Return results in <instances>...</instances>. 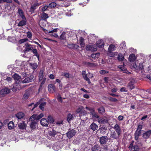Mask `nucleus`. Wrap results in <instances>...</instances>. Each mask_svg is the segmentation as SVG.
<instances>
[{
    "instance_id": "obj_63",
    "label": "nucleus",
    "mask_w": 151,
    "mask_h": 151,
    "mask_svg": "<svg viewBox=\"0 0 151 151\" xmlns=\"http://www.w3.org/2000/svg\"><path fill=\"white\" fill-rule=\"evenodd\" d=\"M57 28L54 29L53 30L49 32L48 33L49 34H50V33H53V32H55L57 31Z\"/></svg>"
},
{
    "instance_id": "obj_32",
    "label": "nucleus",
    "mask_w": 151,
    "mask_h": 151,
    "mask_svg": "<svg viewBox=\"0 0 151 151\" xmlns=\"http://www.w3.org/2000/svg\"><path fill=\"white\" fill-rule=\"evenodd\" d=\"M8 128L10 129H11L13 128L14 127V124L13 122L12 121H10L8 124Z\"/></svg>"
},
{
    "instance_id": "obj_9",
    "label": "nucleus",
    "mask_w": 151,
    "mask_h": 151,
    "mask_svg": "<svg viewBox=\"0 0 151 151\" xmlns=\"http://www.w3.org/2000/svg\"><path fill=\"white\" fill-rule=\"evenodd\" d=\"M48 88L49 91L50 93H52L55 91L56 88L53 84H49Z\"/></svg>"
},
{
    "instance_id": "obj_44",
    "label": "nucleus",
    "mask_w": 151,
    "mask_h": 151,
    "mask_svg": "<svg viewBox=\"0 0 151 151\" xmlns=\"http://www.w3.org/2000/svg\"><path fill=\"white\" fill-rule=\"evenodd\" d=\"M48 122H49L50 123H52L54 122V120L52 118V117L51 116H49L48 117Z\"/></svg>"
},
{
    "instance_id": "obj_53",
    "label": "nucleus",
    "mask_w": 151,
    "mask_h": 151,
    "mask_svg": "<svg viewBox=\"0 0 151 151\" xmlns=\"http://www.w3.org/2000/svg\"><path fill=\"white\" fill-rule=\"evenodd\" d=\"M28 40V39L27 38H25L19 40V42L20 44H22L27 41Z\"/></svg>"
},
{
    "instance_id": "obj_8",
    "label": "nucleus",
    "mask_w": 151,
    "mask_h": 151,
    "mask_svg": "<svg viewBox=\"0 0 151 151\" xmlns=\"http://www.w3.org/2000/svg\"><path fill=\"white\" fill-rule=\"evenodd\" d=\"M98 122L100 124H105L108 122V119L106 117L100 118L98 120Z\"/></svg>"
},
{
    "instance_id": "obj_58",
    "label": "nucleus",
    "mask_w": 151,
    "mask_h": 151,
    "mask_svg": "<svg viewBox=\"0 0 151 151\" xmlns=\"http://www.w3.org/2000/svg\"><path fill=\"white\" fill-rule=\"evenodd\" d=\"M27 37L29 38H31L32 37V33L31 32L28 31L27 33Z\"/></svg>"
},
{
    "instance_id": "obj_6",
    "label": "nucleus",
    "mask_w": 151,
    "mask_h": 151,
    "mask_svg": "<svg viewBox=\"0 0 151 151\" xmlns=\"http://www.w3.org/2000/svg\"><path fill=\"white\" fill-rule=\"evenodd\" d=\"M25 48L24 50V52H27L33 49V47L31 45L27 43L25 44Z\"/></svg>"
},
{
    "instance_id": "obj_51",
    "label": "nucleus",
    "mask_w": 151,
    "mask_h": 151,
    "mask_svg": "<svg viewBox=\"0 0 151 151\" xmlns=\"http://www.w3.org/2000/svg\"><path fill=\"white\" fill-rule=\"evenodd\" d=\"M83 109V107L82 106H79L76 110V112L78 113H80L82 112Z\"/></svg>"
},
{
    "instance_id": "obj_49",
    "label": "nucleus",
    "mask_w": 151,
    "mask_h": 151,
    "mask_svg": "<svg viewBox=\"0 0 151 151\" xmlns=\"http://www.w3.org/2000/svg\"><path fill=\"white\" fill-rule=\"evenodd\" d=\"M65 38V32H63L60 37V39L61 40H64Z\"/></svg>"
},
{
    "instance_id": "obj_45",
    "label": "nucleus",
    "mask_w": 151,
    "mask_h": 151,
    "mask_svg": "<svg viewBox=\"0 0 151 151\" xmlns=\"http://www.w3.org/2000/svg\"><path fill=\"white\" fill-rule=\"evenodd\" d=\"M98 110L99 113L101 114H102L103 113H104L105 111L103 107H101L99 108Z\"/></svg>"
},
{
    "instance_id": "obj_3",
    "label": "nucleus",
    "mask_w": 151,
    "mask_h": 151,
    "mask_svg": "<svg viewBox=\"0 0 151 151\" xmlns=\"http://www.w3.org/2000/svg\"><path fill=\"white\" fill-rule=\"evenodd\" d=\"M76 134V131L74 129H69L68 132L66 133V135L68 138L70 139L73 137Z\"/></svg>"
},
{
    "instance_id": "obj_62",
    "label": "nucleus",
    "mask_w": 151,
    "mask_h": 151,
    "mask_svg": "<svg viewBox=\"0 0 151 151\" xmlns=\"http://www.w3.org/2000/svg\"><path fill=\"white\" fill-rule=\"evenodd\" d=\"M4 2H5L9 3H11L12 2V0H2Z\"/></svg>"
},
{
    "instance_id": "obj_40",
    "label": "nucleus",
    "mask_w": 151,
    "mask_h": 151,
    "mask_svg": "<svg viewBox=\"0 0 151 151\" xmlns=\"http://www.w3.org/2000/svg\"><path fill=\"white\" fill-rule=\"evenodd\" d=\"M56 6V4L55 2H52L49 5L48 7L50 8H52L55 7Z\"/></svg>"
},
{
    "instance_id": "obj_25",
    "label": "nucleus",
    "mask_w": 151,
    "mask_h": 151,
    "mask_svg": "<svg viewBox=\"0 0 151 151\" xmlns=\"http://www.w3.org/2000/svg\"><path fill=\"white\" fill-rule=\"evenodd\" d=\"M141 132L138 130H136L134 133V138L136 140H137L139 136L141 135Z\"/></svg>"
},
{
    "instance_id": "obj_47",
    "label": "nucleus",
    "mask_w": 151,
    "mask_h": 151,
    "mask_svg": "<svg viewBox=\"0 0 151 151\" xmlns=\"http://www.w3.org/2000/svg\"><path fill=\"white\" fill-rule=\"evenodd\" d=\"M36 114L33 115L29 119V120L32 122L34 120H36Z\"/></svg>"
},
{
    "instance_id": "obj_5",
    "label": "nucleus",
    "mask_w": 151,
    "mask_h": 151,
    "mask_svg": "<svg viewBox=\"0 0 151 151\" xmlns=\"http://www.w3.org/2000/svg\"><path fill=\"white\" fill-rule=\"evenodd\" d=\"M134 68L137 72L143 69L144 66L142 63H140L138 65H136V63L133 65Z\"/></svg>"
},
{
    "instance_id": "obj_2",
    "label": "nucleus",
    "mask_w": 151,
    "mask_h": 151,
    "mask_svg": "<svg viewBox=\"0 0 151 151\" xmlns=\"http://www.w3.org/2000/svg\"><path fill=\"white\" fill-rule=\"evenodd\" d=\"M120 134L116 132L115 131L111 132L110 134V138L112 140H118L119 139V136Z\"/></svg>"
},
{
    "instance_id": "obj_46",
    "label": "nucleus",
    "mask_w": 151,
    "mask_h": 151,
    "mask_svg": "<svg viewBox=\"0 0 151 151\" xmlns=\"http://www.w3.org/2000/svg\"><path fill=\"white\" fill-rule=\"evenodd\" d=\"M61 75L63 76L66 78H68L69 77L70 75L69 73L66 72H63L61 73Z\"/></svg>"
},
{
    "instance_id": "obj_7",
    "label": "nucleus",
    "mask_w": 151,
    "mask_h": 151,
    "mask_svg": "<svg viewBox=\"0 0 151 151\" xmlns=\"http://www.w3.org/2000/svg\"><path fill=\"white\" fill-rule=\"evenodd\" d=\"M107 136H102L99 138V142L101 145L105 144L108 141Z\"/></svg>"
},
{
    "instance_id": "obj_24",
    "label": "nucleus",
    "mask_w": 151,
    "mask_h": 151,
    "mask_svg": "<svg viewBox=\"0 0 151 151\" xmlns=\"http://www.w3.org/2000/svg\"><path fill=\"white\" fill-rule=\"evenodd\" d=\"M24 116V114L22 112H19L16 115V117L18 119H20L22 118Z\"/></svg>"
},
{
    "instance_id": "obj_36",
    "label": "nucleus",
    "mask_w": 151,
    "mask_h": 151,
    "mask_svg": "<svg viewBox=\"0 0 151 151\" xmlns=\"http://www.w3.org/2000/svg\"><path fill=\"white\" fill-rule=\"evenodd\" d=\"M13 77L14 80H18L21 78V77L17 73H15L13 75Z\"/></svg>"
},
{
    "instance_id": "obj_42",
    "label": "nucleus",
    "mask_w": 151,
    "mask_h": 151,
    "mask_svg": "<svg viewBox=\"0 0 151 151\" xmlns=\"http://www.w3.org/2000/svg\"><path fill=\"white\" fill-rule=\"evenodd\" d=\"M32 52L33 53L35 54V55L36 56L37 58L39 59V55L37 53V51L36 49H33L32 50Z\"/></svg>"
},
{
    "instance_id": "obj_34",
    "label": "nucleus",
    "mask_w": 151,
    "mask_h": 151,
    "mask_svg": "<svg viewBox=\"0 0 151 151\" xmlns=\"http://www.w3.org/2000/svg\"><path fill=\"white\" fill-rule=\"evenodd\" d=\"M139 148L137 145H134L131 148V151H138L139 150Z\"/></svg>"
},
{
    "instance_id": "obj_61",
    "label": "nucleus",
    "mask_w": 151,
    "mask_h": 151,
    "mask_svg": "<svg viewBox=\"0 0 151 151\" xmlns=\"http://www.w3.org/2000/svg\"><path fill=\"white\" fill-rule=\"evenodd\" d=\"M142 125H139L138 126L137 128V130L138 131H139L141 132V129L142 128Z\"/></svg>"
},
{
    "instance_id": "obj_21",
    "label": "nucleus",
    "mask_w": 151,
    "mask_h": 151,
    "mask_svg": "<svg viewBox=\"0 0 151 151\" xmlns=\"http://www.w3.org/2000/svg\"><path fill=\"white\" fill-rule=\"evenodd\" d=\"M136 59V57L134 54H130L129 57V60L130 62H133Z\"/></svg>"
},
{
    "instance_id": "obj_1",
    "label": "nucleus",
    "mask_w": 151,
    "mask_h": 151,
    "mask_svg": "<svg viewBox=\"0 0 151 151\" xmlns=\"http://www.w3.org/2000/svg\"><path fill=\"white\" fill-rule=\"evenodd\" d=\"M60 134V133L59 132L56 131L53 128L48 132L47 137L50 139L54 140L56 138L57 136Z\"/></svg>"
},
{
    "instance_id": "obj_13",
    "label": "nucleus",
    "mask_w": 151,
    "mask_h": 151,
    "mask_svg": "<svg viewBox=\"0 0 151 151\" xmlns=\"http://www.w3.org/2000/svg\"><path fill=\"white\" fill-rule=\"evenodd\" d=\"M26 124L24 121H23L22 123H19L18 124V127L21 129H24L26 128Z\"/></svg>"
},
{
    "instance_id": "obj_16",
    "label": "nucleus",
    "mask_w": 151,
    "mask_h": 151,
    "mask_svg": "<svg viewBox=\"0 0 151 151\" xmlns=\"http://www.w3.org/2000/svg\"><path fill=\"white\" fill-rule=\"evenodd\" d=\"M96 45L97 47L99 48L103 47L104 45V42L102 40H98L96 43Z\"/></svg>"
},
{
    "instance_id": "obj_41",
    "label": "nucleus",
    "mask_w": 151,
    "mask_h": 151,
    "mask_svg": "<svg viewBox=\"0 0 151 151\" xmlns=\"http://www.w3.org/2000/svg\"><path fill=\"white\" fill-rule=\"evenodd\" d=\"M124 57L123 55L121 54H119L118 57V59L120 61H122L123 60Z\"/></svg>"
},
{
    "instance_id": "obj_37",
    "label": "nucleus",
    "mask_w": 151,
    "mask_h": 151,
    "mask_svg": "<svg viewBox=\"0 0 151 151\" xmlns=\"http://www.w3.org/2000/svg\"><path fill=\"white\" fill-rule=\"evenodd\" d=\"M99 149V146L98 145H96L93 146L91 148L92 151H98Z\"/></svg>"
},
{
    "instance_id": "obj_48",
    "label": "nucleus",
    "mask_w": 151,
    "mask_h": 151,
    "mask_svg": "<svg viewBox=\"0 0 151 151\" xmlns=\"http://www.w3.org/2000/svg\"><path fill=\"white\" fill-rule=\"evenodd\" d=\"M36 120H38L42 118L43 116V114L41 113L40 114L38 115H37V114H36Z\"/></svg>"
},
{
    "instance_id": "obj_39",
    "label": "nucleus",
    "mask_w": 151,
    "mask_h": 151,
    "mask_svg": "<svg viewBox=\"0 0 151 151\" xmlns=\"http://www.w3.org/2000/svg\"><path fill=\"white\" fill-rule=\"evenodd\" d=\"M30 65L31 68L34 70L37 67V65L36 63H30Z\"/></svg>"
},
{
    "instance_id": "obj_28",
    "label": "nucleus",
    "mask_w": 151,
    "mask_h": 151,
    "mask_svg": "<svg viewBox=\"0 0 151 151\" xmlns=\"http://www.w3.org/2000/svg\"><path fill=\"white\" fill-rule=\"evenodd\" d=\"M18 12L19 13L20 16L22 18H24L25 17L24 15L23 14V12L22 9L19 8L18 9Z\"/></svg>"
},
{
    "instance_id": "obj_29",
    "label": "nucleus",
    "mask_w": 151,
    "mask_h": 151,
    "mask_svg": "<svg viewBox=\"0 0 151 151\" xmlns=\"http://www.w3.org/2000/svg\"><path fill=\"white\" fill-rule=\"evenodd\" d=\"M100 53L99 52L95 54H93L91 55V57L94 59H98Z\"/></svg>"
},
{
    "instance_id": "obj_55",
    "label": "nucleus",
    "mask_w": 151,
    "mask_h": 151,
    "mask_svg": "<svg viewBox=\"0 0 151 151\" xmlns=\"http://www.w3.org/2000/svg\"><path fill=\"white\" fill-rule=\"evenodd\" d=\"M108 99L110 101L112 102H116L118 101V100L116 99L111 97H109Z\"/></svg>"
},
{
    "instance_id": "obj_10",
    "label": "nucleus",
    "mask_w": 151,
    "mask_h": 151,
    "mask_svg": "<svg viewBox=\"0 0 151 151\" xmlns=\"http://www.w3.org/2000/svg\"><path fill=\"white\" fill-rule=\"evenodd\" d=\"M10 89H9L7 88H5L2 89L0 91V95H2L9 93H10Z\"/></svg>"
},
{
    "instance_id": "obj_60",
    "label": "nucleus",
    "mask_w": 151,
    "mask_h": 151,
    "mask_svg": "<svg viewBox=\"0 0 151 151\" xmlns=\"http://www.w3.org/2000/svg\"><path fill=\"white\" fill-rule=\"evenodd\" d=\"M85 63L86 65H88V66H92L94 65V63H90L89 62H86Z\"/></svg>"
},
{
    "instance_id": "obj_23",
    "label": "nucleus",
    "mask_w": 151,
    "mask_h": 151,
    "mask_svg": "<svg viewBox=\"0 0 151 151\" xmlns=\"http://www.w3.org/2000/svg\"><path fill=\"white\" fill-rule=\"evenodd\" d=\"M134 80H132L128 83V87L131 90H132L134 88Z\"/></svg>"
},
{
    "instance_id": "obj_15",
    "label": "nucleus",
    "mask_w": 151,
    "mask_h": 151,
    "mask_svg": "<svg viewBox=\"0 0 151 151\" xmlns=\"http://www.w3.org/2000/svg\"><path fill=\"white\" fill-rule=\"evenodd\" d=\"M30 127L32 130H34L37 127V122L35 121H32L29 124Z\"/></svg>"
},
{
    "instance_id": "obj_27",
    "label": "nucleus",
    "mask_w": 151,
    "mask_h": 151,
    "mask_svg": "<svg viewBox=\"0 0 151 151\" xmlns=\"http://www.w3.org/2000/svg\"><path fill=\"white\" fill-rule=\"evenodd\" d=\"M116 47L115 45L111 44L110 45L108 49V51H112L115 50Z\"/></svg>"
},
{
    "instance_id": "obj_12",
    "label": "nucleus",
    "mask_w": 151,
    "mask_h": 151,
    "mask_svg": "<svg viewBox=\"0 0 151 151\" xmlns=\"http://www.w3.org/2000/svg\"><path fill=\"white\" fill-rule=\"evenodd\" d=\"M151 134V130L145 132L143 134L142 137L145 139H148Z\"/></svg>"
},
{
    "instance_id": "obj_22",
    "label": "nucleus",
    "mask_w": 151,
    "mask_h": 151,
    "mask_svg": "<svg viewBox=\"0 0 151 151\" xmlns=\"http://www.w3.org/2000/svg\"><path fill=\"white\" fill-rule=\"evenodd\" d=\"M114 128V129L116 131V132L118 133V134H121V129L118 124H116Z\"/></svg>"
},
{
    "instance_id": "obj_57",
    "label": "nucleus",
    "mask_w": 151,
    "mask_h": 151,
    "mask_svg": "<svg viewBox=\"0 0 151 151\" xmlns=\"http://www.w3.org/2000/svg\"><path fill=\"white\" fill-rule=\"evenodd\" d=\"M108 55L110 57H113L114 56V54L112 51H108Z\"/></svg>"
},
{
    "instance_id": "obj_35",
    "label": "nucleus",
    "mask_w": 151,
    "mask_h": 151,
    "mask_svg": "<svg viewBox=\"0 0 151 151\" xmlns=\"http://www.w3.org/2000/svg\"><path fill=\"white\" fill-rule=\"evenodd\" d=\"M39 5L37 3H35L33 5L31 6L30 8L31 10L32 11L34 10L36 8V7Z\"/></svg>"
},
{
    "instance_id": "obj_38",
    "label": "nucleus",
    "mask_w": 151,
    "mask_h": 151,
    "mask_svg": "<svg viewBox=\"0 0 151 151\" xmlns=\"http://www.w3.org/2000/svg\"><path fill=\"white\" fill-rule=\"evenodd\" d=\"M46 105V102H43L39 106V108L40 109L42 110H43L44 106Z\"/></svg>"
},
{
    "instance_id": "obj_20",
    "label": "nucleus",
    "mask_w": 151,
    "mask_h": 151,
    "mask_svg": "<svg viewBox=\"0 0 151 151\" xmlns=\"http://www.w3.org/2000/svg\"><path fill=\"white\" fill-rule=\"evenodd\" d=\"M90 127L91 129L93 131H95L97 130L98 128V126L94 122H93L91 125Z\"/></svg>"
},
{
    "instance_id": "obj_4",
    "label": "nucleus",
    "mask_w": 151,
    "mask_h": 151,
    "mask_svg": "<svg viewBox=\"0 0 151 151\" xmlns=\"http://www.w3.org/2000/svg\"><path fill=\"white\" fill-rule=\"evenodd\" d=\"M44 70H41L40 71L39 74V80L40 81H42L41 83L42 84H43L45 83V81L46 79V78H44Z\"/></svg>"
},
{
    "instance_id": "obj_50",
    "label": "nucleus",
    "mask_w": 151,
    "mask_h": 151,
    "mask_svg": "<svg viewBox=\"0 0 151 151\" xmlns=\"http://www.w3.org/2000/svg\"><path fill=\"white\" fill-rule=\"evenodd\" d=\"M73 116L71 114H69L68 115L67 120L68 122L72 120Z\"/></svg>"
},
{
    "instance_id": "obj_17",
    "label": "nucleus",
    "mask_w": 151,
    "mask_h": 151,
    "mask_svg": "<svg viewBox=\"0 0 151 151\" xmlns=\"http://www.w3.org/2000/svg\"><path fill=\"white\" fill-rule=\"evenodd\" d=\"M33 77V76H30L29 77L26 78L22 81L24 83H28L32 82V81Z\"/></svg>"
},
{
    "instance_id": "obj_31",
    "label": "nucleus",
    "mask_w": 151,
    "mask_h": 151,
    "mask_svg": "<svg viewBox=\"0 0 151 151\" xmlns=\"http://www.w3.org/2000/svg\"><path fill=\"white\" fill-rule=\"evenodd\" d=\"M41 18L44 20H45L48 17V14L43 12L41 16Z\"/></svg>"
},
{
    "instance_id": "obj_43",
    "label": "nucleus",
    "mask_w": 151,
    "mask_h": 151,
    "mask_svg": "<svg viewBox=\"0 0 151 151\" xmlns=\"http://www.w3.org/2000/svg\"><path fill=\"white\" fill-rule=\"evenodd\" d=\"M87 74H85L84 75H83V78L85 80L88 82V83L90 84L91 83V82L90 81L89 78L87 77Z\"/></svg>"
},
{
    "instance_id": "obj_52",
    "label": "nucleus",
    "mask_w": 151,
    "mask_h": 151,
    "mask_svg": "<svg viewBox=\"0 0 151 151\" xmlns=\"http://www.w3.org/2000/svg\"><path fill=\"white\" fill-rule=\"evenodd\" d=\"M91 113L93 117H94L97 118H99V116L94 111L92 112Z\"/></svg>"
},
{
    "instance_id": "obj_64",
    "label": "nucleus",
    "mask_w": 151,
    "mask_h": 151,
    "mask_svg": "<svg viewBox=\"0 0 151 151\" xmlns=\"http://www.w3.org/2000/svg\"><path fill=\"white\" fill-rule=\"evenodd\" d=\"M17 89L18 88L14 86L12 88V90L14 92L17 91Z\"/></svg>"
},
{
    "instance_id": "obj_14",
    "label": "nucleus",
    "mask_w": 151,
    "mask_h": 151,
    "mask_svg": "<svg viewBox=\"0 0 151 151\" xmlns=\"http://www.w3.org/2000/svg\"><path fill=\"white\" fill-rule=\"evenodd\" d=\"M86 49L87 50H90L93 52L97 50V48L94 47L93 45H87Z\"/></svg>"
},
{
    "instance_id": "obj_19",
    "label": "nucleus",
    "mask_w": 151,
    "mask_h": 151,
    "mask_svg": "<svg viewBox=\"0 0 151 151\" xmlns=\"http://www.w3.org/2000/svg\"><path fill=\"white\" fill-rule=\"evenodd\" d=\"M30 93V90H26L25 93L23 95V99L24 100H26L27 99L29 96Z\"/></svg>"
},
{
    "instance_id": "obj_59",
    "label": "nucleus",
    "mask_w": 151,
    "mask_h": 151,
    "mask_svg": "<svg viewBox=\"0 0 151 151\" xmlns=\"http://www.w3.org/2000/svg\"><path fill=\"white\" fill-rule=\"evenodd\" d=\"M48 7V6L47 5H45L43 7H42V12H44L47 10Z\"/></svg>"
},
{
    "instance_id": "obj_11",
    "label": "nucleus",
    "mask_w": 151,
    "mask_h": 151,
    "mask_svg": "<svg viewBox=\"0 0 151 151\" xmlns=\"http://www.w3.org/2000/svg\"><path fill=\"white\" fill-rule=\"evenodd\" d=\"M22 20L20 21L18 24L17 26L19 27H22L26 24L27 20L25 17L22 18Z\"/></svg>"
},
{
    "instance_id": "obj_26",
    "label": "nucleus",
    "mask_w": 151,
    "mask_h": 151,
    "mask_svg": "<svg viewBox=\"0 0 151 151\" xmlns=\"http://www.w3.org/2000/svg\"><path fill=\"white\" fill-rule=\"evenodd\" d=\"M100 130V133L104 135L106 133L107 129L105 127H102L99 129Z\"/></svg>"
},
{
    "instance_id": "obj_18",
    "label": "nucleus",
    "mask_w": 151,
    "mask_h": 151,
    "mask_svg": "<svg viewBox=\"0 0 151 151\" xmlns=\"http://www.w3.org/2000/svg\"><path fill=\"white\" fill-rule=\"evenodd\" d=\"M40 123L43 126H47L48 124V122L46 119H42L40 121Z\"/></svg>"
},
{
    "instance_id": "obj_54",
    "label": "nucleus",
    "mask_w": 151,
    "mask_h": 151,
    "mask_svg": "<svg viewBox=\"0 0 151 151\" xmlns=\"http://www.w3.org/2000/svg\"><path fill=\"white\" fill-rule=\"evenodd\" d=\"M86 111L84 110L82 112H81L80 114V118H81V117H82V116L86 115Z\"/></svg>"
},
{
    "instance_id": "obj_56",
    "label": "nucleus",
    "mask_w": 151,
    "mask_h": 151,
    "mask_svg": "<svg viewBox=\"0 0 151 151\" xmlns=\"http://www.w3.org/2000/svg\"><path fill=\"white\" fill-rule=\"evenodd\" d=\"M108 71L104 70H100L99 72L100 74L102 75L105 74L106 73H108Z\"/></svg>"
},
{
    "instance_id": "obj_30",
    "label": "nucleus",
    "mask_w": 151,
    "mask_h": 151,
    "mask_svg": "<svg viewBox=\"0 0 151 151\" xmlns=\"http://www.w3.org/2000/svg\"><path fill=\"white\" fill-rule=\"evenodd\" d=\"M119 68L124 73H126L128 74H130V73L128 72L127 70H126L125 68L122 66H119Z\"/></svg>"
},
{
    "instance_id": "obj_33",
    "label": "nucleus",
    "mask_w": 151,
    "mask_h": 151,
    "mask_svg": "<svg viewBox=\"0 0 151 151\" xmlns=\"http://www.w3.org/2000/svg\"><path fill=\"white\" fill-rule=\"evenodd\" d=\"M83 39L82 37H81L79 40V42L81 48L83 47L85 45V43L83 42Z\"/></svg>"
}]
</instances>
